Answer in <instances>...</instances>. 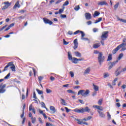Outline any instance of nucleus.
Here are the masks:
<instances>
[{"label": "nucleus", "mask_w": 126, "mask_h": 126, "mask_svg": "<svg viewBox=\"0 0 126 126\" xmlns=\"http://www.w3.org/2000/svg\"><path fill=\"white\" fill-rule=\"evenodd\" d=\"M89 94H90V91L89 90H86V91L81 90L78 91L77 95H81L83 97H86L87 96H89Z\"/></svg>", "instance_id": "2"}, {"label": "nucleus", "mask_w": 126, "mask_h": 126, "mask_svg": "<svg viewBox=\"0 0 126 126\" xmlns=\"http://www.w3.org/2000/svg\"><path fill=\"white\" fill-rule=\"evenodd\" d=\"M85 17H86V19H87L88 20L91 19L92 17V16H91V14L89 13H86Z\"/></svg>", "instance_id": "10"}, {"label": "nucleus", "mask_w": 126, "mask_h": 126, "mask_svg": "<svg viewBox=\"0 0 126 126\" xmlns=\"http://www.w3.org/2000/svg\"><path fill=\"white\" fill-rule=\"evenodd\" d=\"M61 100L62 101L61 102L62 105H64V106H66V105H67V103L65 102V100H64V99L61 98Z\"/></svg>", "instance_id": "26"}, {"label": "nucleus", "mask_w": 126, "mask_h": 126, "mask_svg": "<svg viewBox=\"0 0 126 126\" xmlns=\"http://www.w3.org/2000/svg\"><path fill=\"white\" fill-rule=\"evenodd\" d=\"M63 42L64 45H68V42L65 41V40L64 39H63Z\"/></svg>", "instance_id": "55"}, {"label": "nucleus", "mask_w": 126, "mask_h": 126, "mask_svg": "<svg viewBox=\"0 0 126 126\" xmlns=\"http://www.w3.org/2000/svg\"><path fill=\"white\" fill-rule=\"evenodd\" d=\"M102 18H99L98 20H96L94 23L96 24V23H98V22H100L102 20Z\"/></svg>", "instance_id": "39"}, {"label": "nucleus", "mask_w": 126, "mask_h": 126, "mask_svg": "<svg viewBox=\"0 0 126 126\" xmlns=\"http://www.w3.org/2000/svg\"><path fill=\"white\" fill-rule=\"evenodd\" d=\"M121 46H123V45H118L115 49L112 50V54H113V55H115V54H116V53H117V52H118V51L120 50L121 48H122Z\"/></svg>", "instance_id": "6"}, {"label": "nucleus", "mask_w": 126, "mask_h": 126, "mask_svg": "<svg viewBox=\"0 0 126 126\" xmlns=\"http://www.w3.org/2000/svg\"><path fill=\"white\" fill-rule=\"evenodd\" d=\"M123 57H124V54L121 53L118 57V60L120 61V60H121Z\"/></svg>", "instance_id": "37"}, {"label": "nucleus", "mask_w": 126, "mask_h": 126, "mask_svg": "<svg viewBox=\"0 0 126 126\" xmlns=\"http://www.w3.org/2000/svg\"><path fill=\"white\" fill-rule=\"evenodd\" d=\"M120 4V3L118 2L114 6L115 10L117 9V8L119 7V5Z\"/></svg>", "instance_id": "33"}, {"label": "nucleus", "mask_w": 126, "mask_h": 126, "mask_svg": "<svg viewBox=\"0 0 126 126\" xmlns=\"http://www.w3.org/2000/svg\"><path fill=\"white\" fill-rule=\"evenodd\" d=\"M74 50H76V49H77L78 47V42H77V39H75L74 40Z\"/></svg>", "instance_id": "9"}, {"label": "nucleus", "mask_w": 126, "mask_h": 126, "mask_svg": "<svg viewBox=\"0 0 126 126\" xmlns=\"http://www.w3.org/2000/svg\"><path fill=\"white\" fill-rule=\"evenodd\" d=\"M17 7H18V8H19V7H20V4H19V1H17L14 6H13V9H15V8H17Z\"/></svg>", "instance_id": "13"}, {"label": "nucleus", "mask_w": 126, "mask_h": 126, "mask_svg": "<svg viewBox=\"0 0 126 126\" xmlns=\"http://www.w3.org/2000/svg\"><path fill=\"white\" fill-rule=\"evenodd\" d=\"M123 43H122L121 44H120V45H122V46H121V47H126V38H123Z\"/></svg>", "instance_id": "18"}, {"label": "nucleus", "mask_w": 126, "mask_h": 126, "mask_svg": "<svg viewBox=\"0 0 126 126\" xmlns=\"http://www.w3.org/2000/svg\"><path fill=\"white\" fill-rule=\"evenodd\" d=\"M83 119H81V125H86V126H88V123L85 122H83Z\"/></svg>", "instance_id": "36"}, {"label": "nucleus", "mask_w": 126, "mask_h": 126, "mask_svg": "<svg viewBox=\"0 0 126 126\" xmlns=\"http://www.w3.org/2000/svg\"><path fill=\"white\" fill-rule=\"evenodd\" d=\"M43 22L45 24H49V25H52L53 24V22H52V21L46 18H43Z\"/></svg>", "instance_id": "5"}, {"label": "nucleus", "mask_w": 126, "mask_h": 126, "mask_svg": "<svg viewBox=\"0 0 126 126\" xmlns=\"http://www.w3.org/2000/svg\"><path fill=\"white\" fill-rule=\"evenodd\" d=\"M41 107L42 108H46V105L45 104V103H44V102H41Z\"/></svg>", "instance_id": "47"}, {"label": "nucleus", "mask_w": 126, "mask_h": 126, "mask_svg": "<svg viewBox=\"0 0 126 126\" xmlns=\"http://www.w3.org/2000/svg\"><path fill=\"white\" fill-rule=\"evenodd\" d=\"M10 69H11L12 71H16L15 70V65L13 64V62H11L8 63V64L4 67L3 70H2L3 72L6 71L7 70V68L9 67Z\"/></svg>", "instance_id": "1"}, {"label": "nucleus", "mask_w": 126, "mask_h": 126, "mask_svg": "<svg viewBox=\"0 0 126 126\" xmlns=\"http://www.w3.org/2000/svg\"><path fill=\"white\" fill-rule=\"evenodd\" d=\"M69 74H70L71 77H73L74 76V73H73V72H72V71H70Z\"/></svg>", "instance_id": "45"}, {"label": "nucleus", "mask_w": 126, "mask_h": 126, "mask_svg": "<svg viewBox=\"0 0 126 126\" xmlns=\"http://www.w3.org/2000/svg\"><path fill=\"white\" fill-rule=\"evenodd\" d=\"M61 18H66V15H64V14H62V15H61Z\"/></svg>", "instance_id": "51"}, {"label": "nucleus", "mask_w": 126, "mask_h": 126, "mask_svg": "<svg viewBox=\"0 0 126 126\" xmlns=\"http://www.w3.org/2000/svg\"><path fill=\"white\" fill-rule=\"evenodd\" d=\"M68 58L69 61H72V59H73V58H72V56L69 52H68Z\"/></svg>", "instance_id": "22"}, {"label": "nucleus", "mask_w": 126, "mask_h": 126, "mask_svg": "<svg viewBox=\"0 0 126 126\" xmlns=\"http://www.w3.org/2000/svg\"><path fill=\"white\" fill-rule=\"evenodd\" d=\"M99 115V117H100V118H102V119H104L105 118L106 116L105 115V114L103 113V112L100 111H97Z\"/></svg>", "instance_id": "11"}, {"label": "nucleus", "mask_w": 126, "mask_h": 126, "mask_svg": "<svg viewBox=\"0 0 126 126\" xmlns=\"http://www.w3.org/2000/svg\"><path fill=\"white\" fill-rule=\"evenodd\" d=\"M109 76H110V74L108 73H104V76H103L104 78H107V77H109Z\"/></svg>", "instance_id": "31"}, {"label": "nucleus", "mask_w": 126, "mask_h": 126, "mask_svg": "<svg viewBox=\"0 0 126 126\" xmlns=\"http://www.w3.org/2000/svg\"><path fill=\"white\" fill-rule=\"evenodd\" d=\"M74 54L76 57H77L78 58H80L81 57V54L79 53V52H75Z\"/></svg>", "instance_id": "24"}, {"label": "nucleus", "mask_w": 126, "mask_h": 126, "mask_svg": "<svg viewBox=\"0 0 126 126\" xmlns=\"http://www.w3.org/2000/svg\"><path fill=\"white\" fill-rule=\"evenodd\" d=\"M33 98L34 99H37V96H36V94L35 93V92H33Z\"/></svg>", "instance_id": "64"}, {"label": "nucleus", "mask_w": 126, "mask_h": 126, "mask_svg": "<svg viewBox=\"0 0 126 126\" xmlns=\"http://www.w3.org/2000/svg\"><path fill=\"white\" fill-rule=\"evenodd\" d=\"M63 11V9H60L59 10V13L60 14H61V13Z\"/></svg>", "instance_id": "62"}, {"label": "nucleus", "mask_w": 126, "mask_h": 126, "mask_svg": "<svg viewBox=\"0 0 126 126\" xmlns=\"http://www.w3.org/2000/svg\"><path fill=\"white\" fill-rule=\"evenodd\" d=\"M69 3V1H68V0H66L64 3V4H63V6H66V5H68Z\"/></svg>", "instance_id": "40"}, {"label": "nucleus", "mask_w": 126, "mask_h": 126, "mask_svg": "<svg viewBox=\"0 0 126 126\" xmlns=\"http://www.w3.org/2000/svg\"><path fill=\"white\" fill-rule=\"evenodd\" d=\"M98 62L100 65H101L102 63L105 61V56H103V52H100L97 57Z\"/></svg>", "instance_id": "3"}, {"label": "nucleus", "mask_w": 126, "mask_h": 126, "mask_svg": "<svg viewBox=\"0 0 126 126\" xmlns=\"http://www.w3.org/2000/svg\"><path fill=\"white\" fill-rule=\"evenodd\" d=\"M118 71H119V69H117V70L115 72L116 76H118L120 75V74H121V73L122 72L121 71L120 72Z\"/></svg>", "instance_id": "28"}, {"label": "nucleus", "mask_w": 126, "mask_h": 126, "mask_svg": "<svg viewBox=\"0 0 126 126\" xmlns=\"http://www.w3.org/2000/svg\"><path fill=\"white\" fill-rule=\"evenodd\" d=\"M29 111H32V112L33 113V114H36L35 108L32 107V104H31L29 106Z\"/></svg>", "instance_id": "15"}, {"label": "nucleus", "mask_w": 126, "mask_h": 126, "mask_svg": "<svg viewBox=\"0 0 126 126\" xmlns=\"http://www.w3.org/2000/svg\"><path fill=\"white\" fill-rule=\"evenodd\" d=\"M82 113H84L85 112H87V113H90V111L91 110L89 109L88 107H86L85 108H82Z\"/></svg>", "instance_id": "8"}, {"label": "nucleus", "mask_w": 126, "mask_h": 126, "mask_svg": "<svg viewBox=\"0 0 126 126\" xmlns=\"http://www.w3.org/2000/svg\"><path fill=\"white\" fill-rule=\"evenodd\" d=\"M117 63H118V61H117L116 62H114L112 63H110L111 65H109V67H108V69L110 70L113 68V66H114V65H115V64H116Z\"/></svg>", "instance_id": "14"}, {"label": "nucleus", "mask_w": 126, "mask_h": 126, "mask_svg": "<svg viewBox=\"0 0 126 126\" xmlns=\"http://www.w3.org/2000/svg\"><path fill=\"white\" fill-rule=\"evenodd\" d=\"M98 110H99V111H103V110H104V108H103V107L102 106H99Z\"/></svg>", "instance_id": "59"}, {"label": "nucleus", "mask_w": 126, "mask_h": 126, "mask_svg": "<svg viewBox=\"0 0 126 126\" xmlns=\"http://www.w3.org/2000/svg\"><path fill=\"white\" fill-rule=\"evenodd\" d=\"M9 76H10V73H9L6 76H5L4 79H8Z\"/></svg>", "instance_id": "42"}, {"label": "nucleus", "mask_w": 126, "mask_h": 126, "mask_svg": "<svg viewBox=\"0 0 126 126\" xmlns=\"http://www.w3.org/2000/svg\"><path fill=\"white\" fill-rule=\"evenodd\" d=\"M67 92H68V93H72V94H74V95H75V94H76V93H75V92H73V91H72V90H67Z\"/></svg>", "instance_id": "32"}, {"label": "nucleus", "mask_w": 126, "mask_h": 126, "mask_svg": "<svg viewBox=\"0 0 126 126\" xmlns=\"http://www.w3.org/2000/svg\"><path fill=\"white\" fill-rule=\"evenodd\" d=\"M80 8V7L79 6V5H76L75 6L74 9L76 11H78V10H79Z\"/></svg>", "instance_id": "30"}, {"label": "nucleus", "mask_w": 126, "mask_h": 126, "mask_svg": "<svg viewBox=\"0 0 126 126\" xmlns=\"http://www.w3.org/2000/svg\"><path fill=\"white\" fill-rule=\"evenodd\" d=\"M74 120L75 121H77V122L79 125H81V119H78L75 118Z\"/></svg>", "instance_id": "34"}, {"label": "nucleus", "mask_w": 126, "mask_h": 126, "mask_svg": "<svg viewBox=\"0 0 126 126\" xmlns=\"http://www.w3.org/2000/svg\"><path fill=\"white\" fill-rule=\"evenodd\" d=\"M93 108H95V109H97V110H98V109L99 108V106H98V105H93Z\"/></svg>", "instance_id": "60"}, {"label": "nucleus", "mask_w": 126, "mask_h": 126, "mask_svg": "<svg viewBox=\"0 0 126 126\" xmlns=\"http://www.w3.org/2000/svg\"><path fill=\"white\" fill-rule=\"evenodd\" d=\"M8 6H9V5H5L4 6H3L2 8V10L4 9H6L7 8H8Z\"/></svg>", "instance_id": "41"}, {"label": "nucleus", "mask_w": 126, "mask_h": 126, "mask_svg": "<svg viewBox=\"0 0 126 126\" xmlns=\"http://www.w3.org/2000/svg\"><path fill=\"white\" fill-rule=\"evenodd\" d=\"M3 3H4V4H5V5H9V6H10L11 3H9V2H8V1L4 2Z\"/></svg>", "instance_id": "46"}, {"label": "nucleus", "mask_w": 126, "mask_h": 126, "mask_svg": "<svg viewBox=\"0 0 126 126\" xmlns=\"http://www.w3.org/2000/svg\"><path fill=\"white\" fill-rule=\"evenodd\" d=\"M78 101L80 103H81V104H84V102H83V100L81 99H79Z\"/></svg>", "instance_id": "63"}, {"label": "nucleus", "mask_w": 126, "mask_h": 126, "mask_svg": "<svg viewBox=\"0 0 126 126\" xmlns=\"http://www.w3.org/2000/svg\"><path fill=\"white\" fill-rule=\"evenodd\" d=\"M90 70H91V67H88L86 68V69L84 71V74H89L90 72Z\"/></svg>", "instance_id": "12"}, {"label": "nucleus", "mask_w": 126, "mask_h": 126, "mask_svg": "<svg viewBox=\"0 0 126 126\" xmlns=\"http://www.w3.org/2000/svg\"><path fill=\"white\" fill-rule=\"evenodd\" d=\"M80 33L81 34V38H84V36H85V33L82 31L80 32Z\"/></svg>", "instance_id": "43"}, {"label": "nucleus", "mask_w": 126, "mask_h": 126, "mask_svg": "<svg viewBox=\"0 0 126 126\" xmlns=\"http://www.w3.org/2000/svg\"><path fill=\"white\" fill-rule=\"evenodd\" d=\"M46 126H55V125H54L51 123H47Z\"/></svg>", "instance_id": "58"}, {"label": "nucleus", "mask_w": 126, "mask_h": 126, "mask_svg": "<svg viewBox=\"0 0 126 126\" xmlns=\"http://www.w3.org/2000/svg\"><path fill=\"white\" fill-rule=\"evenodd\" d=\"M5 91V90H4V89L0 88V93H4Z\"/></svg>", "instance_id": "48"}, {"label": "nucleus", "mask_w": 126, "mask_h": 126, "mask_svg": "<svg viewBox=\"0 0 126 126\" xmlns=\"http://www.w3.org/2000/svg\"><path fill=\"white\" fill-rule=\"evenodd\" d=\"M108 33H109L108 32H102V34L101 36V39L104 41V40H106L108 38Z\"/></svg>", "instance_id": "4"}, {"label": "nucleus", "mask_w": 126, "mask_h": 126, "mask_svg": "<svg viewBox=\"0 0 126 126\" xmlns=\"http://www.w3.org/2000/svg\"><path fill=\"white\" fill-rule=\"evenodd\" d=\"M71 62H72V63H75V64L78 63V61H77V58H75V57H73V58L72 60H71Z\"/></svg>", "instance_id": "20"}, {"label": "nucleus", "mask_w": 126, "mask_h": 126, "mask_svg": "<svg viewBox=\"0 0 126 126\" xmlns=\"http://www.w3.org/2000/svg\"><path fill=\"white\" fill-rule=\"evenodd\" d=\"M117 20L120 21L121 22H123V23H126V20L120 19V17H117Z\"/></svg>", "instance_id": "21"}, {"label": "nucleus", "mask_w": 126, "mask_h": 126, "mask_svg": "<svg viewBox=\"0 0 126 126\" xmlns=\"http://www.w3.org/2000/svg\"><path fill=\"white\" fill-rule=\"evenodd\" d=\"M98 5H108V3H107V1L106 0L98 1Z\"/></svg>", "instance_id": "7"}, {"label": "nucleus", "mask_w": 126, "mask_h": 126, "mask_svg": "<svg viewBox=\"0 0 126 126\" xmlns=\"http://www.w3.org/2000/svg\"><path fill=\"white\" fill-rule=\"evenodd\" d=\"M24 117V110L23 111V113L21 115V118L22 119Z\"/></svg>", "instance_id": "61"}, {"label": "nucleus", "mask_w": 126, "mask_h": 126, "mask_svg": "<svg viewBox=\"0 0 126 126\" xmlns=\"http://www.w3.org/2000/svg\"><path fill=\"white\" fill-rule=\"evenodd\" d=\"M100 46H101V44L100 43H95L94 44L93 48H94V49H98V48H99Z\"/></svg>", "instance_id": "19"}, {"label": "nucleus", "mask_w": 126, "mask_h": 126, "mask_svg": "<svg viewBox=\"0 0 126 126\" xmlns=\"http://www.w3.org/2000/svg\"><path fill=\"white\" fill-rule=\"evenodd\" d=\"M46 92L47 94H50V93H52L53 91L50 89H46Z\"/></svg>", "instance_id": "29"}, {"label": "nucleus", "mask_w": 126, "mask_h": 126, "mask_svg": "<svg viewBox=\"0 0 126 126\" xmlns=\"http://www.w3.org/2000/svg\"><path fill=\"white\" fill-rule=\"evenodd\" d=\"M74 84H76V85H79V81L78 80H77L75 81Z\"/></svg>", "instance_id": "53"}, {"label": "nucleus", "mask_w": 126, "mask_h": 126, "mask_svg": "<svg viewBox=\"0 0 126 126\" xmlns=\"http://www.w3.org/2000/svg\"><path fill=\"white\" fill-rule=\"evenodd\" d=\"M62 1H63V0H58L55 2V4H58L60 3V2H62Z\"/></svg>", "instance_id": "52"}, {"label": "nucleus", "mask_w": 126, "mask_h": 126, "mask_svg": "<svg viewBox=\"0 0 126 126\" xmlns=\"http://www.w3.org/2000/svg\"><path fill=\"white\" fill-rule=\"evenodd\" d=\"M80 32H81V31H76V32H74V34L75 35H76L77 34H78V33H80Z\"/></svg>", "instance_id": "57"}, {"label": "nucleus", "mask_w": 126, "mask_h": 126, "mask_svg": "<svg viewBox=\"0 0 126 126\" xmlns=\"http://www.w3.org/2000/svg\"><path fill=\"white\" fill-rule=\"evenodd\" d=\"M93 86L94 89V90H95V91H99V87L98 86H96V85L93 84Z\"/></svg>", "instance_id": "25"}, {"label": "nucleus", "mask_w": 126, "mask_h": 126, "mask_svg": "<svg viewBox=\"0 0 126 126\" xmlns=\"http://www.w3.org/2000/svg\"><path fill=\"white\" fill-rule=\"evenodd\" d=\"M107 117L108 118V120H111V114L109 112H107Z\"/></svg>", "instance_id": "54"}, {"label": "nucleus", "mask_w": 126, "mask_h": 126, "mask_svg": "<svg viewBox=\"0 0 126 126\" xmlns=\"http://www.w3.org/2000/svg\"><path fill=\"white\" fill-rule=\"evenodd\" d=\"M103 102V99H99L98 101V104L99 105V106H101L102 105V103Z\"/></svg>", "instance_id": "38"}, {"label": "nucleus", "mask_w": 126, "mask_h": 126, "mask_svg": "<svg viewBox=\"0 0 126 126\" xmlns=\"http://www.w3.org/2000/svg\"><path fill=\"white\" fill-rule=\"evenodd\" d=\"M121 48H122V49L121 50V52L126 51V46H122V47H121Z\"/></svg>", "instance_id": "50"}, {"label": "nucleus", "mask_w": 126, "mask_h": 126, "mask_svg": "<svg viewBox=\"0 0 126 126\" xmlns=\"http://www.w3.org/2000/svg\"><path fill=\"white\" fill-rule=\"evenodd\" d=\"M98 15H100V12L96 11L94 12V17H97L98 16Z\"/></svg>", "instance_id": "27"}, {"label": "nucleus", "mask_w": 126, "mask_h": 126, "mask_svg": "<svg viewBox=\"0 0 126 126\" xmlns=\"http://www.w3.org/2000/svg\"><path fill=\"white\" fill-rule=\"evenodd\" d=\"M81 40H82L83 41H88V38H85V37H83L81 38Z\"/></svg>", "instance_id": "56"}, {"label": "nucleus", "mask_w": 126, "mask_h": 126, "mask_svg": "<svg viewBox=\"0 0 126 126\" xmlns=\"http://www.w3.org/2000/svg\"><path fill=\"white\" fill-rule=\"evenodd\" d=\"M112 59H113V57H112V54H109L108 56V59L107 60V62H110V61H112Z\"/></svg>", "instance_id": "23"}, {"label": "nucleus", "mask_w": 126, "mask_h": 126, "mask_svg": "<svg viewBox=\"0 0 126 126\" xmlns=\"http://www.w3.org/2000/svg\"><path fill=\"white\" fill-rule=\"evenodd\" d=\"M36 122V118H32V124H35V122Z\"/></svg>", "instance_id": "49"}, {"label": "nucleus", "mask_w": 126, "mask_h": 126, "mask_svg": "<svg viewBox=\"0 0 126 126\" xmlns=\"http://www.w3.org/2000/svg\"><path fill=\"white\" fill-rule=\"evenodd\" d=\"M74 112H75V113H82V109H79L78 108H76L74 109Z\"/></svg>", "instance_id": "17"}, {"label": "nucleus", "mask_w": 126, "mask_h": 126, "mask_svg": "<svg viewBox=\"0 0 126 126\" xmlns=\"http://www.w3.org/2000/svg\"><path fill=\"white\" fill-rule=\"evenodd\" d=\"M50 111H51L52 114H55L56 113V108L54 106H50Z\"/></svg>", "instance_id": "16"}, {"label": "nucleus", "mask_w": 126, "mask_h": 126, "mask_svg": "<svg viewBox=\"0 0 126 126\" xmlns=\"http://www.w3.org/2000/svg\"><path fill=\"white\" fill-rule=\"evenodd\" d=\"M36 91H37V93L38 94H39V95L43 94V91H42L38 89H36Z\"/></svg>", "instance_id": "35"}, {"label": "nucleus", "mask_w": 126, "mask_h": 126, "mask_svg": "<svg viewBox=\"0 0 126 126\" xmlns=\"http://www.w3.org/2000/svg\"><path fill=\"white\" fill-rule=\"evenodd\" d=\"M5 85L3 84H1V85H0V88L4 89L5 88Z\"/></svg>", "instance_id": "44"}]
</instances>
